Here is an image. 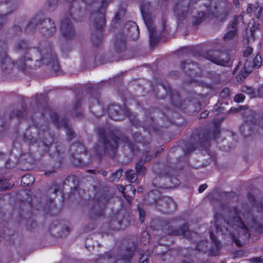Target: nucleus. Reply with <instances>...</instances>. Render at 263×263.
Wrapping results in <instances>:
<instances>
[{"instance_id": "15", "label": "nucleus", "mask_w": 263, "mask_h": 263, "mask_svg": "<svg viewBox=\"0 0 263 263\" xmlns=\"http://www.w3.org/2000/svg\"><path fill=\"white\" fill-rule=\"evenodd\" d=\"M192 0H179L174 8L176 16L180 20L185 18L191 5Z\"/></svg>"}, {"instance_id": "60", "label": "nucleus", "mask_w": 263, "mask_h": 263, "mask_svg": "<svg viewBox=\"0 0 263 263\" xmlns=\"http://www.w3.org/2000/svg\"><path fill=\"white\" fill-rule=\"evenodd\" d=\"M258 95L259 97H263V84L258 90Z\"/></svg>"}, {"instance_id": "19", "label": "nucleus", "mask_w": 263, "mask_h": 263, "mask_svg": "<svg viewBox=\"0 0 263 263\" xmlns=\"http://www.w3.org/2000/svg\"><path fill=\"white\" fill-rule=\"evenodd\" d=\"M160 87L159 88V93L157 94V97L159 99H164L166 97V93H168V91H170L171 92V98L173 104L175 105H178L180 101V97L177 91L172 92L171 91L170 88L168 87V89L166 88L164 85H160Z\"/></svg>"}, {"instance_id": "59", "label": "nucleus", "mask_w": 263, "mask_h": 263, "mask_svg": "<svg viewBox=\"0 0 263 263\" xmlns=\"http://www.w3.org/2000/svg\"><path fill=\"white\" fill-rule=\"evenodd\" d=\"M206 187L207 185L206 184H203L199 186L198 191L200 193H202L206 189Z\"/></svg>"}, {"instance_id": "64", "label": "nucleus", "mask_w": 263, "mask_h": 263, "mask_svg": "<svg viewBox=\"0 0 263 263\" xmlns=\"http://www.w3.org/2000/svg\"><path fill=\"white\" fill-rule=\"evenodd\" d=\"M259 126L260 127V128H261L262 129H263V113H262L261 118L260 119L259 122Z\"/></svg>"}, {"instance_id": "37", "label": "nucleus", "mask_w": 263, "mask_h": 263, "mask_svg": "<svg viewBox=\"0 0 263 263\" xmlns=\"http://www.w3.org/2000/svg\"><path fill=\"white\" fill-rule=\"evenodd\" d=\"M61 229V232H58V236L59 237H62L67 236L70 232V229L66 225L63 226L62 228H57V229Z\"/></svg>"}, {"instance_id": "13", "label": "nucleus", "mask_w": 263, "mask_h": 263, "mask_svg": "<svg viewBox=\"0 0 263 263\" xmlns=\"http://www.w3.org/2000/svg\"><path fill=\"white\" fill-rule=\"evenodd\" d=\"M181 69L191 77L199 76L201 70L200 67L191 60H187L181 64Z\"/></svg>"}, {"instance_id": "34", "label": "nucleus", "mask_w": 263, "mask_h": 263, "mask_svg": "<svg viewBox=\"0 0 263 263\" xmlns=\"http://www.w3.org/2000/svg\"><path fill=\"white\" fill-rule=\"evenodd\" d=\"M34 181V178L31 175H27L22 177L21 183L24 185L29 186Z\"/></svg>"}, {"instance_id": "1", "label": "nucleus", "mask_w": 263, "mask_h": 263, "mask_svg": "<svg viewBox=\"0 0 263 263\" xmlns=\"http://www.w3.org/2000/svg\"><path fill=\"white\" fill-rule=\"evenodd\" d=\"M253 210L242 209L239 212L235 207L229 208L225 215V219L220 218L215 221L214 227L216 233L228 235L239 245L241 238L245 240L250 236L249 231L258 233L263 232V221L260 216L254 215L256 210L263 215L262 202L255 203Z\"/></svg>"}, {"instance_id": "50", "label": "nucleus", "mask_w": 263, "mask_h": 263, "mask_svg": "<svg viewBox=\"0 0 263 263\" xmlns=\"http://www.w3.org/2000/svg\"><path fill=\"white\" fill-rule=\"evenodd\" d=\"M163 197L160 200H159L157 202V205H159L160 206H161V208H160L159 209V210L161 211H162V210L164 208V207H166V206H168V202H163Z\"/></svg>"}, {"instance_id": "38", "label": "nucleus", "mask_w": 263, "mask_h": 263, "mask_svg": "<svg viewBox=\"0 0 263 263\" xmlns=\"http://www.w3.org/2000/svg\"><path fill=\"white\" fill-rule=\"evenodd\" d=\"M58 6L57 0H49L47 4V9L49 11H54Z\"/></svg>"}, {"instance_id": "14", "label": "nucleus", "mask_w": 263, "mask_h": 263, "mask_svg": "<svg viewBox=\"0 0 263 263\" xmlns=\"http://www.w3.org/2000/svg\"><path fill=\"white\" fill-rule=\"evenodd\" d=\"M60 30L62 35L67 39H72L75 35L73 24L68 17H65L62 20Z\"/></svg>"}, {"instance_id": "55", "label": "nucleus", "mask_w": 263, "mask_h": 263, "mask_svg": "<svg viewBox=\"0 0 263 263\" xmlns=\"http://www.w3.org/2000/svg\"><path fill=\"white\" fill-rule=\"evenodd\" d=\"M24 116V112L20 110H17L14 111L12 117H16L18 118L22 117Z\"/></svg>"}, {"instance_id": "58", "label": "nucleus", "mask_w": 263, "mask_h": 263, "mask_svg": "<svg viewBox=\"0 0 263 263\" xmlns=\"http://www.w3.org/2000/svg\"><path fill=\"white\" fill-rule=\"evenodd\" d=\"M229 89L228 88H224L221 92V95L223 97H226L229 95Z\"/></svg>"}, {"instance_id": "56", "label": "nucleus", "mask_w": 263, "mask_h": 263, "mask_svg": "<svg viewBox=\"0 0 263 263\" xmlns=\"http://www.w3.org/2000/svg\"><path fill=\"white\" fill-rule=\"evenodd\" d=\"M13 30L16 35H19L22 32L21 28L18 26H15L13 27Z\"/></svg>"}, {"instance_id": "40", "label": "nucleus", "mask_w": 263, "mask_h": 263, "mask_svg": "<svg viewBox=\"0 0 263 263\" xmlns=\"http://www.w3.org/2000/svg\"><path fill=\"white\" fill-rule=\"evenodd\" d=\"M122 171L119 170L112 174L110 177L111 181H117L122 176Z\"/></svg>"}, {"instance_id": "57", "label": "nucleus", "mask_w": 263, "mask_h": 263, "mask_svg": "<svg viewBox=\"0 0 263 263\" xmlns=\"http://www.w3.org/2000/svg\"><path fill=\"white\" fill-rule=\"evenodd\" d=\"M6 22V17L0 15V29H2Z\"/></svg>"}, {"instance_id": "44", "label": "nucleus", "mask_w": 263, "mask_h": 263, "mask_svg": "<svg viewBox=\"0 0 263 263\" xmlns=\"http://www.w3.org/2000/svg\"><path fill=\"white\" fill-rule=\"evenodd\" d=\"M210 236L211 240L214 243L215 245L216 248L217 249L219 248L220 246V242L217 239V238L214 235V233L213 231H210Z\"/></svg>"}, {"instance_id": "62", "label": "nucleus", "mask_w": 263, "mask_h": 263, "mask_svg": "<svg viewBox=\"0 0 263 263\" xmlns=\"http://www.w3.org/2000/svg\"><path fill=\"white\" fill-rule=\"evenodd\" d=\"M219 131L218 130V129H215V130H214V132L213 133V138L216 139L218 137V135L219 134Z\"/></svg>"}, {"instance_id": "35", "label": "nucleus", "mask_w": 263, "mask_h": 263, "mask_svg": "<svg viewBox=\"0 0 263 263\" xmlns=\"http://www.w3.org/2000/svg\"><path fill=\"white\" fill-rule=\"evenodd\" d=\"M8 57L7 54V45L4 41H0V59Z\"/></svg>"}, {"instance_id": "51", "label": "nucleus", "mask_w": 263, "mask_h": 263, "mask_svg": "<svg viewBox=\"0 0 263 263\" xmlns=\"http://www.w3.org/2000/svg\"><path fill=\"white\" fill-rule=\"evenodd\" d=\"M139 214V219L141 222L144 221L145 217V212L143 210L141 209L139 207L138 208Z\"/></svg>"}, {"instance_id": "52", "label": "nucleus", "mask_w": 263, "mask_h": 263, "mask_svg": "<svg viewBox=\"0 0 263 263\" xmlns=\"http://www.w3.org/2000/svg\"><path fill=\"white\" fill-rule=\"evenodd\" d=\"M250 261L251 263H262L263 262V258L261 257H254L251 258Z\"/></svg>"}, {"instance_id": "8", "label": "nucleus", "mask_w": 263, "mask_h": 263, "mask_svg": "<svg viewBox=\"0 0 263 263\" xmlns=\"http://www.w3.org/2000/svg\"><path fill=\"white\" fill-rule=\"evenodd\" d=\"M130 224L129 217L125 216L124 212L121 211L114 216L109 222L110 228L113 230L124 229Z\"/></svg>"}, {"instance_id": "22", "label": "nucleus", "mask_w": 263, "mask_h": 263, "mask_svg": "<svg viewBox=\"0 0 263 263\" xmlns=\"http://www.w3.org/2000/svg\"><path fill=\"white\" fill-rule=\"evenodd\" d=\"M114 47L118 53L124 51L126 49L125 36L122 33L118 34L114 41Z\"/></svg>"}, {"instance_id": "11", "label": "nucleus", "mask_w": 263, "mask_h": 263, "mask_svg": "<svg viewBox=\"0 0 263 263\" xmlns=\"http://www.w3.org/2000/svg\"><path fill=\"white\" fill-rule=\"evenodd\" d=\"M141 13L142 14V16L143 20L144 21L145 24L147 28V29L149 32V41L151 46H154L156 44L158 41L159 40V37L157 35V33L155 30V28L153 26V23L152 22L151 19L149 17L147 14H146L143 9L141 8Z\"/></svg>"}, {"instance_id": "5", "label": "nucleus", "mask_w": 263, "mask_h": 263, "mask_svg": "<svg viewBox=\"0 0 263 263\" xmlns=\"http://www.w3.org/2000/svg\"><path fill=\"white\" fill-rule=\"evenodd\" d=\"M24 140L30 143L42 141L46 146H49L53 142V137L49 133L48 125L46 123L34 125L28 128L24 135Z\"/></svg>"}, {"instance_id": "30", "label": "nucleus", "mask_w": 263, "mask_h": 263, "mask_svg": "<svg viewBox=\"0 0 263 263\" xmlns=\"http://www.w3.org/2000/svg\"><path fill=\"white\" fill-rule=\"evenodd\" d=\"M103 213V209L98 205H95L90 212V215L93 218L101 216Z\"/></svg>"}, {"instance_id": "49", "label": "nucleus", "mask_w": 263, "mask_h": 263, "mask_svg": "<svg viewBox=\"0 0 263 263\" xmlns=\"http://www.w3.org/2000/svg\"><path fill=\"white\" fill-rule=\"evenodd\" d=\"M206 241H202L197 245L196 249L199 251H204L207 247L204 248L202 245L206 244Z\"/></svg>"}, {"instance_id": "36", "label": "nucleus", "mask_w": 263, "mask_h": 263, "mask_svg": "<svg viewBox=\"0 0 263 263\" xmlns=\"http://www.w3.org/2000/svg\"><path fill=\"white\" fill-rule=\"evenodd\" d=\"M241 91L246 93L249 95L251 98L256 97V92L251 87L243 86L241 88Z\"/></svg>"}, {"instance_id": "26", "label": "nucleus", "mask_w": 263, "mask_h": 263, "mask_svg": "<svg viewBox=\"0 0 263 263\" xmlns=\"http://www.w3.org/2000/svg\"><path fill=\"white\" fill-rule=\"evenodd\" d=\"M69 2H73L72 4L70 7V15L71 17L77 20L80 15V9L79 8V5L78 2H74V0H68Z\"/></svg>"}, {"instance_id": "32", "label": "nucleus", "mask_w": 263, "mask_h": 263, "mask_svg": "<svg viewBox=\"0 0 263 263\" xmlns=\"http://www.w3.org/2000/svg\"><path fill=\"white\" fill-rule=\"evenodd\" d=\"M251 70L250 67L247 68V63L244 65L243 69H241L238 74V77L240 80L246 78Z\"/></svg>"}, {"instance_id": "46", "label": "nucleus", "mask_w": 263, "mask_h": 263, "mask_svg": "<svg viewBox=\"0 0 263 263\" xmlns=\"http://www.w3.org/2000/svg\"><path fill=\"white\" fill-rule=\"evenodd\" d=\"M141 241L143 243L144 245H146L149 242V238L148 237V234L147 232H144L142 234V237L141 238Z\"/></svg>"}, {"instance_id": "43", "label": "nucleus", "mask_w": 263, "mask_h": 263, "mask_svg": "<svg viewBox=\"0 0 263 263\" xmlns=\"http://www.w3.org/2000/svg\"><path fill=\"white\" fill-rule=\"evenodd\" d=\"M262 63V59L260 56L257 55L253 60L254 67L258 68Z\"/></svg>"}, {"instance_id": "23", "label": "nucleus", "mask_w": 263, "mask_h": 263, "mask_svg": "<svg viewBox=\"0 0 263 263\" xmlns=\"http://www.w3.org/2000/svg\"><path fill=\"white\" fill-rule=\"evenodd\" d=\"M42 17L40 15L35 16L29 22L26 27V31L28 33H33L37 26H41Z\"/></svg>"}, {"instance_id": "61", "label": "nucleus", "mask_w": 263, "mask_h": 263, "mask_svg": "<svg viewBox=\"0 0 263 263\" xmlns=\"http://www.w3.org/2000/svg\"><path fill=\"white\" fill-rule=\"evenodd\" d=\"M209 112L208 110H205L202 112L200 115V118H205L209 115Z\"/></svg>"}, {"instance_id": "41", "label": "nucleus", "mask_w": 263, "mask_h": 263, "mask_svg": "<svg viewBox=\"0 0 263 263\" xmlns=\"http://www.w3.org/2000/svg\"><path fill=\"white\" fill-rule=\"evenodd\" d=\"M11 184L7 180H0V189L5 190L11 189Z\"/></svg>"}, {"instance_id": "45", "label": "nucleus", "mask_w": 263, "mask_h": 263, "mask_svg": "<svg viewBox=\"0 0 263 263\" xmlns=\"http://www.w3.org/2000/svg\"><path fill=\"white\" fill-rule=\"evenodd\" d=\"M114 261L115 258L113 257H104L99 259V261L102 263H114Z\"/></svg>"}, {"instance_id": "47", "label": "nucleus", "mask_w": 263, "mask_h": 263, "mask_svg": "<svg viewBox=\"0 0 263 263\" xmlns=\"http://www.w3.org/2000/svg\"><path fill=\"white\" fill-rule=\"evenodd\" d=\"M140 255L141 256L139 259V261L140 263H147V260L148 259V255L146 253H140Z\"/></svg>"}, {"instance_id": "4", "label": "nucleus", "mask_w": 263, "mask_h": 263, "mask_svg": "<svg viewBox=\"0 0 263 263\" xmlns=\"http://www.w3.org/2000/svg\"><path fill=\"white\" fill-rule=\"evenodd\" d=\"M99 135V143L95 147V151L99 157L107 153L111 157L115 155L118 148V141L125 144L129 145L128 139L126 136H122L118 138L114 134L106 135L103 128L98 129Z\"/></svg>"}, {"instance_id": "21", "label": "nucleus", "mask_w": 263, "mask_h": 263, "mask_svg": "<svg viewBox=\"0 0 263 263\" xmlns=\"http://www.w3.org/2000/svg\"><path fill=\"white\" fill-rule=\"evenodd\" d=\"M51 119L55 124H57V126L59 127H64L65 128L66 133L69 139H72L73 138V135L74 132L72 129H71L65 120L59 121V117L56 114H53L51 115Z\"/></svg>"}, {"instance_id": "6", "label": "nucleus", "mask_w": 263, "mask_h": 263, "mask_svg": "<svg viewBox=\"0 0 263 263\" xmlns=\"http://www.w3.org/2000/svg\"><path fill=\"white\" fill-rule=\"evenodd\" d=\"M237 111L245 110L242 113L244 117V122L240 127L241 133L244 137H249L254 134L257 130L256 129V113L252 109H248L246 106H240L236 108Z\"/></svg>"}, {"instance_id": "16", "label": "nucleus", "mask_w": 263, "mask_h": 263, "mask_svg": "<svg viewBox=\"0 0 263 263\" xmlns=\"http://www.w3.org/2000/svg\"><path fill=\"white\" fill-rule=\"evenodd\" d=\"M167 233L170 235L183 236V237L193 241L196 240L198 236L196 232L189 231L188 226L186 224L180 227L174 231L168 232Z\"/></svg>"}, {"instance_id": "2", "label": "nucleus", "mask_w": 263, "mask_h": 263, "mask_svg": "<svg viewBox=\"0 0 263 263\" xmlns=\"http://www.w3.org/2000/svg\"><path fill=\"white\" fill-rule=\"evenodd\" d=\"M14 49L21 55L16 62V65L21 71L27 73L44 65H50L55 72L59 69L57 57L48 42H43L37 46L31 47L28 41L18 40L14 44Z\"/></svg>"}, {"instance_id": "48", "label": "nucleus", "mask_w": 263, "mask_h": 263, "mask_svg": "<svg viewBox=\"0 0 263 263\" xmlns=\"http://www.w3.org/2000/svg\"><path fill=\"white\" fill-rule=\"evenodd\" d=\"M245 99V96L242 94H238L236 95L234 98L235 102L239 103L242 102Z\"/></svg>"}, {"instance_id": "63", "label": "nucleus", "mask_w": 263, "mask_h": 263, "mask_svg": "<svg viewBox=\"0 0 263 263\" xmlns=\"http://www.w3.org/2000/svg\"><path fill=\"white\" fill-rule=\"evenodd\" d=\"M248 197L250 202H254L255 201V198L252 194H248Z\"/></svg>"}, {"instance_id": "31", "label": "nucleus", "mask_w": 263, "mask_h": 263, "mask_svg": "<svg viewBox=\"0 0 263 263\" xmlns=\"http://www.w3.org/2000/svg\"><path fill=\"white\" fill-rule=\"evenodd\" d=\"M137 174V173H135L134 170H129L126 172L125 176L129 181L134 182L138 179Z\"/></svg>"}, {"instance_id": "24", "label": "nucleus", "mask_w": 263, "mask_h": 263, "mask_svg": "<svg viewBox=\"0 0 263 263\" xmlns=\"http://www.w3.org/2000/svg\"><path fill=\"white\" fill-rule=\"evenodd\" d=\"M157 166H154L153 170L154 172L158 174L161 177H166L167 176L168 177V179H170V181L172 182V184L174 185L178 184L179 181L176 177H170L169 176L170 173H171L173 171L172 168L169 167H166L164 169V172H158L157 171Z\"/></svg>"}, {"instance_id": "7", "label": "nucleus", "mask_w": 263, "mask_h": 263, "mask_svg": "<svg viewBox=\"0 0 263 263\" xmlns=\"http://www.w3.org/2000/svg\"><path fill=\"white\" fill-rule=\"evenodd\" d=\"M211 139V134L208 130H201L199 133H193L191 137V144L185 145L183 150L185 154H189L199 147H207Z\"/></svg>"}, {"instance_id": "39", "label": "nucleus", "mask_w": 263, "mask_h": 263, "mask_svg": "<svg viewBox=\"0 0 263 263\" xmlns=\"http://www.w3.org/2000/svg\"><path fill=\"white\" fill-rule=\"evenodd\" d=\"M126 9L124 8L121 9L116 14L112 21L115 23H117L118 21H120L123 17L125 12Z\"/></svg>"}, {"instance_id": "10", "label": "nucleus", "mask_w": 263, "mask_h": 263, "mask_svg": "<svg viewBox=\"0 0 263 263\" xmlns=\"http://www.w3.org/2000/svg\"><path fill=\"white\" fill-rule=\"evenodd\" d=\"M21 4L20 0H3L0 2V15L6 17Z\"/></svg>"}, {"instance_id": "17", "label": "nucleus", "mask_w": 263, "mask_h": 263, "mask_svg": "<svg viewBox=\"0 0 263 263\" xmlns=\"http://www.w3.org/2000/svg\"><path fill=\"white\" fill-rule=\"evenodd\" d=\"M109 116L111 119L115 121H120L123 119L125 116L128 115L129 111L123 110L118 105H111L108 109Z\"/></svg>"}, {"instance_id": "29", "label": "nucleus", "mask_w": 263, "mask_h": 263, "mask_svg": "<svg viewBox=\"0 0 263 263\" xmlns=\"http://www.w3.org/2000/svg\"><path fill=\"white\" fill-rule=\"evenodd\" d=\"M90 108L92 113H93L97 117H100L102 116L103 114V109L102 107L98 102L93 106H90Z\"/></svg>"}, {"instance_id": "20", "label": "nucleus", "mask_w": 263, "mask_h": 263, "mask_svg": "<svg viewBox=\"0 0 263 263\" xmlns=\"http://www.w3.org/2000/svg\"><path fill=\"white\" fill-rule=\"evenodd\" d=\"M2 72L4 74H9L11 73L14 66V63L10 57H5V58L0 59Z\"/></svg>"}, {"instance_id": "18", "label": "nucleus", "mask_w": 263, "mask_h": 263, "mask_svg": "<svg viewBox=\"0 0 263 263\" xmlns=\"http://www.w3.org/2000/svg\"><path fill=\"white\" fill-rule=\"evenodd\" d=\"M242 19V16H235L233 19L230 22L228 27V31L223 36L225 41L232 40L237 35L238 21Z\"/></svg>"}, {"instance_id": "54", "label": "nucleus", "mask_w": 263, "mask_h": 263, "mask_svg": "<svg viewBox=\"0 0 263 263\" xmlns=\"http://www.w3.org/2000/svg\"><path fill=\"white\" fill-rule=\"evenodd\" d=\"M130 26H131L130 31H132V32L136 31L137 32V34H139V31L138 26L135 23H132V24L130 25Z\"/></svg>"}, {"instance_id": "3", "label": "nucleus", "mask_w": 263, "mask_h": 263, "mask_svg": "<svg viewBox=\"0 0 263 263\" xmlns=\"http://www.w3.org/2000/svg\"><path fill=\"white\" fill-rule=\"evenodd\" d=\"M107 5V0H92L91 2V12L90 18L97 30L92 34L91 41L92 44L96 46H99L102 41L101 29L105 24L104 13Z\"/></svg>"}, {"instance_id": "42", "label": "nucleus", "mask_w": 263, "mask_h": 263, "mask_svg": "<svg viewBox=\"0 0 263 263\" xmlns=\"http://www.w3.org/2000/svg\"><path fill=\"white\" fill-rule=\"evenodd\" d=\"M134 138L138 142L143 143L144 144H148L149 142V139L145 141L144 138L141 136L140 134L135 133L134 135Z\"/></svg>"}, {"instance_id": "33", "label": "nucleus", "mask_w": 263, "mask_h": 263, "mask_svg": "<svg viewBox=\"0 0 263 263\" xmlns=\"http://www.w3.org/2000/svg\"><path fill=\"white\" fill-rule=\"evenodd\" d=\"M71 151H77L78 153H82L85 151V148L84 146L81 144L80 142H77L72 144L70 146Z\"/></svg>"}, {"instance_id": "27", "label": "nucleus", "mask_w": 263, "mask_h": 263, "mask_svg": "<svg viewBox=\"0 0 263 263\" xmlns=\"http://www.w3.org/2000/svg\"><path fill=\"white\" fill-rule=\"evenodd\" d=\"M135 248L127 250L126 253L122 255L120 260L116 261V263H130V259L132 258Z\"/></svg>"}, {"instance_id": "25", "label": "nucleus", "mask_w": 263, "mask_h": 263, "mask_svg": "<svg viewBox=\"0 0 263 263\" xmlns=\"http://www.w3.org/2000/svg\"><path fill=\"white\" fill-rule=\"evenodd\" d=\"M162 201L164 203L168 202V204L167 206L164 207V208L162 210V212L170 213L176 210L177 205L170 197H163V200Z\"/></svg>"}, {"instance_id": "12", "label": "nucleus", "mask_w": 263, "mask_h": 263, "mask_svg": "<svg viewBox=\"0 0 263 263\" xmlns=\"http://www.w3.org/2000/svg\"><path fill=\"white\" fill-rule=\"evenodd\" d=\"M40 31L44 36H51L55 33L57 27L54 22L51 19L42 17Z\"/></svg>"}, {"instance_id": "9", "label": "nucleus", "mask_w": 263, "mask_h": 263, "mask_svg": "<svg viewBox=\"0 0 263 263\" xmlns=\"http://www.w3.org/2000/svg\"><path fill=\"white\" fill-rule=\"evenodd\" d=\"M206 58L215 64L224 66H228L230 61V56L227 53L217 51H208Z\"/></svg>"}, {"instance_id": "28", "label": "nucleus", "mask_w": 263, "mask_h": 263, "mask_svg": "<svg viewBox=\"0 0 263 263\" xmlns=\"http://www.w3.org/2000/svg\"><path fill=\"white\" fill-rule=\"evenodd\" d=\"M145 161V160L141 159L136 164V171L139 175H144L146 173V168L144 166Z\"/></svg>"}, {"instance_id": "53", "label": "nucleus", "mask_w": 263, "mask_h": 263, "mask_svg": "<svg viewBox=\"0 0 263 263\" xmlns=\"http://www.w3.org/2000/svg\"><path fill=\"white\" fill-rule=\"evenodd\" d=\"M253 52L252 48L248 47L243 51V55L245 57H247L252 54Z\"/></svg>"}]
</instances>
